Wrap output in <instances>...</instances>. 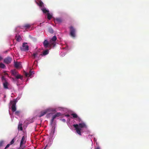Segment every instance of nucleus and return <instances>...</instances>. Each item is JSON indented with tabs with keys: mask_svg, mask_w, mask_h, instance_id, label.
Listing matches in <instances>:
<instances>
[{
	"mask_svg": "<svg viewBox=\"0 0 149 149\" xmlns=\"http://www.w3.org/2000/svg\"><path fill=\"white\" fill-rule=\"evenodd\" d=\"M12 60V58L10 56H8L4 59L3 62L6 64H9L10 63Z\"/></svg>",
	"mask_w": 149,
	"mask_h": 149,
	"instance_id": "7",
	"label": "nucleus"
},
{
	"mask_svg": "<svg viewBox=\"0 0 149 149\" xmlns=\"http://www.w3.org/2000/svg\"><path fill=\"white\" fill-rule=\"evenodd\" d=\"M64 120H65L64 119H63V121H64Z\"/></svg>",
	"mask_w": 149,
	"mask_h": 149,
	"instance_id": "46",
	"label": "nucleus"
},
{
	"mask_svg": "<svg viewBox=\"0 0 149 149\" xmlns=\"http://www.w3.org/2000/svg\"><path fill=\"white\" fill-rule=\"evenodd\" d=\"M49 53V51L48 50H46L44 51L42 54H40V56H45L48 54Z\"/></svg>",
	"mask_w": 149,
	"mask_h": 149,
	"instance_id": "13",
	"label": "nucleus"
},
{
	"mask_svg": "<svg viewBox=\"0 0 149 149\" xmlns=\"http://www.w3.org/2000/svg\"><path fill=\"white\" fill-rule=\"evenodd\" d=\"M33 74H34L33 72L31 71V70H30L29 73L25 72V75L26 77H29Z\"/></svg>",
	"mask_w": 149,
	"mask_h": 149,
	"instance_id": "10",
	"label": "nucleus"
},
{
	"mask_svg": "<svg viewBox=\"0 0 149 149\" xmlns=\"http://www.w3.org/2000/svg\"><path fill=\"white\" fill-rule=\"evenodd\" d=\"M54 119H53V118H52V119H51V122L52 123H53V121H54Z\"/></svg>",
	"mask_w": 149,
	"mask_h": 149,
	"instance_id": "39",
	"label": "nucleus"
},
{
	"mask_svg": "<svg viewBox=\"0 0 149 149\" xmlns=\"http://www.w3.org/2000/svg\"><path fill=\"white\" fill-rule=\"evenodd\" d=\"M32 26V25L29 24H25L23 27L25 28L26 29H27L30 28Z\"/></svg>",
	"mask_w": 149,
	"mask_h": 149,
	"instance_id": "16",
	"label": "nucleus"
},
{
	"mask_svg": "<svg viewBox=\"0 0 149 149\" xmlns=\"http://www.w3.org/2000/svg\"><path fill=\"white\" fill-rule=\"evenodd\" d=\"M24 140H21V142L20 144V146L19 149H24V146H23V144L26 143V141H24Z\"/></svg>",
	"mask_w": 149,
	"mask_h": 149,
	"instance_id": "9",
	"label": "nucleus"
},
{
	"mask_svg": "<svg viewBox=\"0 0 149 149\" xmlns=\"http://www.w3.org/2000/svg\"><path fill=\"white\" fill-rule=\"evenodd\" d=\"M10 145V144H7V146H6V147L5 148L6 149V148H8L9 146Z\"/></svg>",
	"mask_w": 149,
	"mask_h": 149,
	"instance_id": "35",
	"label": "nucleus"
},
{
	"mask_svg": "<svg viewBox=\"0 0 149 149\" xmlns=\"http://www.w3.org/2000/svg\"><path fill=\"white\" fill-rule=\"evenodd\" d=\"M65 116L67 117H69L70 116V115L69 114H66Z\"/></svg>",
	"mask_w": 149,
	"mask_h": 149,
	"instance_id": "37",
	"label": "nucleus"
},
{
	"mask_svg": "<svg viewBox=\"0 0 149 149\" xmlns=\"http://www.w3.org/2000/svg\"><path fill=\"white\" fill-rule=\"evenodd\" d=\"M64 120H65L64 119H63V121H64Z\"/></svg>",
	"mask_w": 149,
	"mask_h": 149,
	"instance_id": "45",
	"label": "nucleus"
},
{
	"mask_svg": "<svg viewBox=\"0 0 149 149\" xmlns=\"http://www.w3.org/2000/svg\"><path fill=\"white\" fill-rule=\"evenodd\" d=\"M5 65L2 63H0V68H5Z\"/></svg>",
	"mask_w": 149,
	"mask_h": 149,
	"instance_id": "25",
	"label": "nucleus"
},
{
	"mask_svg": "<svg viewBox=\"0 0 149 149\" xmlns=\"http://www.w3.org/2000/svg\"><path fill=\"white\" fill-rule=\"evenodd\" d=\"M41 10H42V12L44 13H49V11L48 10H47L45 8H43V7L41 8Z\"/></svg>",
	"mask_w": 149,
	"mask_h": 149,
	"instance_id": "21",
	"label": "nucleus"
},
{
	"mask_svg": "<svg viewBox=\"0 0 149 149\" xmlns=\"http://www.w3.org/2000/svg\"><path fill=\"white\" fill-rule=\"evenodd\" d=\"M47 18L49 20H50L52 17V15L49 13H47Z\"/></svg>",
	"mask_w": 149,
	"mask_h": 149,
	"instance_id": "22",
	"label": "nucleus"
},
{
	"mask_svg": "<svg viewBox=\"0 0 149 149\" xmlns=\"http://www.w3.org/2000/svg\"><path fill=\"white\" fill-rule=\"evenodd\" d=\"M3 86L4 88L6 89H8V83L7 81L3 82Z\"/></svg>",
	"mask_w": 149,
	"mask_h": 149,
	"instance_id": "11",
	"label": "nucleus"
},
{
	"mask_svg": "<svg viewBox=\"0 0 149 149\" xmlns=\"http://www.w3.org/2000/svg\"><path fill=\"white\" fill-rule=\"evenodd\" d=\"M70 35L72 37L74 38L75 37L76 29L72 26H70Z\"/></svg>",
	"mask_w": 149,
	"mask_h": 149,
	"instance_id": "3",
	"label": "nucleus"
},
{
	"mask_svg": "<svg viewBox=\"0 0 149 149\" xmlns=\"http://www.w3.org/2000/svg\"><path fill=\"white\" fill-rule=\"evenodd\" d=\"M49 31L51 33H54V31L51 28H50L49 29Z\"/></svg>",
	"mask_w": 149,
	"mask_h": 149,
	"instance_id": "27",
	"label": "nucleus"
},
{
	"mask_svg": "<svg viewBox=\"0 0 149 149\" xmlns=\"http://www.w3.org/2000/svg\"><path fill=\"white\" fill-rule=\"evenodd\" d=\"M57 39L56 36H54L50 41V45H52L53 47H54L56 45V41Z\"/></svg>",
	"mask_w": 149,
	"mask_h": 149,
	"instance_id": "6",
	"label": "nucleus"
},
{
	"mask_svg": "<svg viewBox=\"0 0 149 149\" xmlns=\"http://www.w3.org/2000/svg\"><path fill=\"white\" fill-rule=\"evenodd\" d=\"M22 123H19L18 125V128L19 130L21 131L23 130V128L22 127Z\"/></svg>",
	"mask_w": 149,
	"mask_h": 149,
	"instance_id": "20",
	"label": "nucleus"
},
{
	"mask_svg": "<svg viewBox=\"0 0 149 149\" xmlns=\"http://www.w3.org/2000/svg\"><path fill=\"white\" fill-rule=\"evenodd\" d=\"M77 120H78L79 122L81 120V118L78 116L77 118Z\"/></svg>",
	"mask_w": 149,
	"mask_h": 149,
	"instance_id": "33",
	"label": "nucleus"
},
{
	"mask_svg": "<svg viewBox=\"0 0 149 149\" xmlns=\"http://www.w3.org/2000/svg\"><path fill=\"white\" fill-rule=\"evenodd\" d=\"M56 117H57L56 116V115H55V114L52 117V118H53V119H55Z\"/></svg>",
	"mask_w": 149,
	"mask_h": 149,
	"instance_id": "36",
	"label": "nucleus"
},
{
	"mask_svg": "<svg viewBox=\"0 0 149 149\" xmlns=\"http://www.w3.org/2000/svg\"><path fill=\"white\" fill-rule=\"evenodd\" d=\"M17 102V99H14L13 100H11L10 103L12 105V110L13 112L15 111L16 110V104Z\"/></svg>",
	"mask_w": 149,
	"mask_h": 149,
	"instance_id": "2",
	"label": "nucleus"
},
{
	"mask_svg": "<svg viewBox=\"0 0 149 149\" xmlns=\"http://www.w3.org/2000/svg\"><path fill=\"white\" fill-rule=\"evenodd\" d=\"M43 44L44 46L45 47H47L48 46H49L50 47L53 46L52 45H50V41L49 42H48L47 40H45L43 42Z\"/></svg>",
	"mask_w": 149,
	"mask_h": 149,
	"instance_id": "8",
	"label": "nucleus"
},
{
	"mask_svg": "<svg viewBox=\"0 0 149 149\" xmlns=\"http://www.w3.org/2000/svg\"><path fill=\"white\" fill-rule=\"evenodd\" d=\"M3 74H4V75H8V73H7L6 72V71H4L3 72Z\"/></svg>",
	"mask_w": 149,
	"mask_h": 149,
	"instance_id": "32",
	"label": "nucleus"
},
{
	"mask_svg": "<svg viewBox=\"0 0 149 149\" xmlns=\"http://www.w3.org/2000/svg\"><path fill=\"white\" fill-rule=\"evenodd\" d=\"M36 62H37V60H36V61H35V62H36Z\"/></svg>",
	"mask_w": 149,
	"mask_h": 149,
	"instance_id": "43",
	"label": "nucleus"
},
{
	"mask_svg": "<svg viewBox=\"0 0 149 149\" xmlns=\"http://www.w3.org/2000/svg\"><path fill=\"white\" fill-rule=\"evenodd\" d=\"M3 59V58L1 56H0V61L2 60Z\"/></svg>",
	"mask_w": 149,
	"mask_h": 149,
	"instance_id": "38",
	"label": "nucleus"
},
{
	"mask_svg": "<svg viewBox=\"0 0 149 149\" xmlns=\"http://www.w3.org/2000/svg\"><path fill=\"white\" fill-rule=\"evenodd\" d=\"M56 21L60 23L62 22V20L60 18H56L55 19Z\"/></svg>",
	"mask_w": 149,
	"mask_h": 149,
	"instance_id": "26",
	"label": "nucleus"
},
{
	"mask_svg": "<svg viewBox=\"0 0 149 149\" xmlns=\"http://www.w3.org/2000/svg\"><path fill=\"white\" fill-rule=\"evenodd\" d=\"M27 138V134L26 132H23V136L21 140H25Z\"/></svg>",
	"mask_w": 149,
	"mask_h": 149,
	"instance_id": "15",
	"label": "nucleus"
},
{
	"mask_svg": "<svg viewBox=\"0 0 149 149\" xmlns=\"http://www.w3.org/2000/svg\"><path fill=\"white\" fill-rule=\"evenodd\" d=\"M71 115L74 118H77L78 117L77 115L75 113H72L71 114Z\"/></svg>",
	"mask_w": 149,
	"mask_h": 149,
	"instance_id": "24",
	"label": "nucleus"
},
{
	"mask_svg": "<svg viewBox=\"0 0 149 149\" xmlns=\"http://www.w3.org/2000/svg\"><path fill=\"white\" fill-rule=\"evenodd\" d=\"M47 145H46V146H45V148L44 149H45L47 147Z\"/></svg>",
	"mask_w": 149,
	"mask_h": 149,
	"instance_id": "41",
	"label": "nucleus"
},
{
	"mask_svg": "<svg viewBox=\"0 0 149 149\" xmlns=\"http://www.w3.org/2000/svg\"><path fill=\"white\" fill-rule=\"evenodd\" d=\"M3 144V141H0V147Z\"/></svg>",
	"mask_w": 149,
	"mask_h": 149,
	"instance_id": "31",
	"label": "nucleus"
},
{
	"mask_svg": "<svg viewBox=\"0 0 149 149\" xmlns=\"http://www.w3.org/2000/svg\"><path fill=\"white\" fill-rule=\"evenodd\" d=\"M94 140H95V137H94Z\"/></svg>",
	"mask_w": 149,
	"mask_h": 149,
	"instance_id": "42",
	"label": "nucleus"
},
{
	"mask_svg": "<svg viewBox=\"0 0 149 149\" xmlns=\"http://www.w3.org/2000/svg\"><path fill=\"white\" fill-rule=\"evenodd\" d=\"M47 110H45L44 111L40 113V117H41L45 115L47 112Z\"/></svg>",
	"mask_w": 149,
	"mask_h": 149,
	"instance_id": "18",
	"label": "nucleus"
},
{
	"mask_svg": "<svg viewBox=\"0 0 149 149\" xmlns=\"http://www.w3.org/2000/svg\"><path fill=\"white\" fill-rule=\"evenodd\" d=\"M57 117H58L61 115V113H57L55 114Z\"/></svg>",
	"mask_w": 149,
	"mask_h": 149,
	"instance_id": "29",
	"label": "nucleus"
},
{
	"mask_svg": "<svg viewBox=\"0 0 149 149\" xmlns=\"http://www.w3.org/2000/svg\"><path fill=\"white\" fill-rule=\"evenodd\" d=\"M12 74L15 77L17 75V72L15 70H11Z\"/></svg>",
	"mask_w": 149,
	"mask_h": 149,
	"instance_id": "23",
	"label": "nucleus"
},
{
	"mask_svg": "<svg viewBox=\"0 0 149 149\" xmlns=\"http://www.w3.org/2000/svg\"><path fill=\"white\" fill-rule=\"evenodd\" d=\"M73 126L75 128L77 133L80 135H81V128L86 127V125L84 123H80L79 124L74 125Z\"/></svg>",
	"mask_w": 149,
	"mask_h": 149,
	"instance_id": "1",
	"label": "nucleus"
},
{
	"mask_svg": "<svg viewBox=\"0 0 149 149\" xmlns=\"http://www.w3.org/2000/svg\"><path fill=\"white\" fill-rule=\"evenodd\" d=\"M19 113V111H16L15 112V114L16 115H18Z\"/></svg>",
	"mask_w": 149,
	"mask_h": 149,
	"instance_id": "30",
	"label": "nucleus"
},
{
	"mask_svg": "<svg viewBox=\"0 0 149 149\" xmlns=\"http://www.w3.org/2000/svg\"><path fill=\"white\" fill-rule=\"evenodd\" d=\"M20 64L21 63H20L15 62L14 66L16 68H17L19 67Z\"/></svg>",
	"mask_w": 149,
	"mask_h": 149,
	"instance_id": "17",
	"label": "nucleus"
},
{
	"mask_svg": "<svg viewBox=\"0 0 149 149\" xmlns=\"http://www.w3.org/2000/svg\"><path fill=\"white\" fill-rule=\"evenodd\" d=\"M1 79H2V81L3 82H4L7 81L6 79L3 76L2 77Z\"/></svg>",
	"mask_w": 149,
	"mask_h": 149,
	"instance_id": "28",
	"label": "nucleus"
},
{
	"mask_svg": "<svg viewBox=\"0 0 149 149\" xmlns=\"http://www.w3.org/2000/svg\"><path fill=\"white\" fill-rule=\"evenodd\" d=\"M95 149H100V148H99V147H97Z\"/></svg>",
	"mask_w": 149,
	"mask_h": 149,
	"instance_id": "40",
	"label": "nucleus"
},
{
	"mask_svg": "<svg viewBox=\"0 0 149 149\" xmlns=\"http://www.w3.org/2000/svg\"><path fill=\"white\" fill-rule=\"evenodd\" d=\"M91 136H92V137H93V135H91Z\"/></svg>",
	"mask_w": 149,
	"mask_h": 149,
	"instance_id": "44",
	"label": "nucleus"
},
{
	"mask_svg": "<svg viewBox=\"0 0 149 149\" xmlns=\"http://www.w3.org/2000/svg\"><path fill=\"white\" fill-rule=\"evenodd\" d=\"M16 79H20L21 80H22L23 79V76L19 74H17L15 77Z\"/></svg>",
	"mask_w": 149,
	"mask_h": 149,
	"instance_id": "12",
	"label": "nucleus"
},
{
	"mask_svg": "<svg viewBox=\"0 0 149 149\" xmlns=\"http://www.w3.org/2000/svg\"><path fill=\"white\" fill-rule=\"evenodd\" d=\"M40 52L39 51H37L34 52L32 55V56L33 58L35 59L36 58H37L38 60H39L40 59V54H39V53Z\"/></svg>",
	"mask_w": 149,
	"mask_h": 149,
	"instance_id": "5",
	"label": "nucleus"
},
{
	"mask_svg": "<svg viewBox=\"0 0 149 149\" xmlns=\"http://www.w3.org/2000/svg\"><path fill=\"white\" fill-rule=\"evenodd\" d=\"M29 46L27 45V43L24 42L22 44V46L20 47L21 51H25L29 50Z\"/></svg>",
	"mask_w": 149,
	"mask_h": 149,
	"instance_id": "4",
	"label": "nucleus"
},
{
	"mask_svg": "<svg viewBox=\"0 0 149 149\" xmlns=\"http://www.w3.org/2000/svg\"><path fill=\"white\" fill-rule=\"evenodd\" d=\"M37 3L40 7L42 8L43 7V3L41 1H39L38 2H37Z\"/></svg>",
	"mask_w": 149,
	"mask_h": 149,
	"instance_id": "14",
	"label": "nucleus"
},
{
	"mask_svg": "<svg viewBox=\"0 0 149 149\" xmlns=\"http://www.w3.org/2000/svg\"><path fill=\"white\" fill-rule=\"evenodd\" d=\"M14 140H11V141L10 142V145H11V144H13L14 143Z\"/></svg>",
	"mask_w": 149,
	"mask_h": 149,
	"instance_id": "34",
	"label": "nucleus"
},
{
	"mask_svg": "<svg viewBox=\"0 0 149 149\" xmlns=\"http://www.w3.org/2000/svg\"><path fill=\"white\" fill-rule=\"evenodd\" d=\"M16 40L18 42L22 40V38L20 36H16Z\"/></svg>",
	"mask_w": 149,
	"mask_h": 149,
	"instance_id": "19",
	"label": "nucleus"
}]
</instances>
